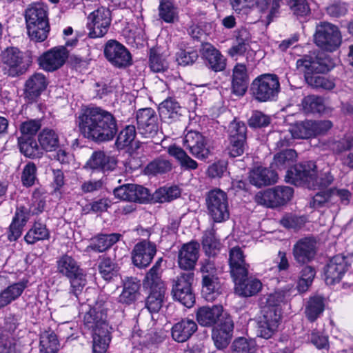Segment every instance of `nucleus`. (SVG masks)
<instances>
[{
  "instance_id": "10",
  "label": "nucleus",
  "mask_w": 353,
  "mask_h": 353,
  "mask_svg": "<svg viewBox=\"0 0 353 353\" xmlns=\"http://www.w3.org/2000/svg\"><path fill=\"white\" fill-rule=\"evenodd\" d=\"M292 188L277 185L258 192L255 196L256 202L268 208H277L286 204L293 196Z\"/></svg>"
},
{
  "instance_id": "29",
  "label": "nucleus",
  "mask_w": 353,
  "mask_h": 353,
  "mask_svg": "<svg viewBox=\"0 0 353 353\" xmlns=\"http://www.w3.org/2000/svg\"><path fill=\"white\" fill-rule=\"evenodd\" d=\"M250 182L256 186L261 187L270 185L277 182V173L267 168L261 166L253 169L249 176Z\"/></svg>"
},
{
  "instance_id": "20",
  "label": "nucleus",
  "mask_w": 353,
  "mask_h": 353,
  "mask_svg": "<svg viewBox=\"0 0 353 353\" xmlns=\"http://www.w3.org/2000/svg\"><path fill=\"white\" fill-rule=\"evenodd\" d=\"M292 254L294 260L305 264L314 259L316 254V242L311 237L299 239L293 246Z\"/></svg>"
},
{
  "instance_id": "53",
  "label": "nucleus",
  "mask_w": 353,
  "mask_h": 353,
  "mask_svg": "<svg viewBox=\"0 0 353 353\" xmlns=\"http://www.w3.org/2000/svg\"><path fill=\"white\" fill-rule=\"evenodd\" d=\"M232 353H255V342L244 337L236 339L231 345Z\"/></svg>"
},
{
  "instance_id": "30",
  "label": "nucleus",
  "mask_w": 353,
  "mask_h": 353,
  "mask_svg": "<svg viewBox=\"0 0 353 353\" xmlns=\"http://www.w3.org/2000/svg\"><path fill=\"white\" fill-rule=\"evenodd\" d=\"M223 312V307L214 305L212 307H199L196 313V321L201 326L210 327L215 324Z\"/></svg>"
},
{
  "instance_id": "34",
  "label": "nucleus",
  "mask_w": 353,
  "mask_h": 353,
  "mask_svg": "<svg viewBox=\"0 0 353 353\" xmlns=\"http://www.w3.org/2000/svg\"><path fill=\"white\" fill-rule=\"evenodd\" d=\"M140 286V281L137 278H127L123 281V288L119 296V302L126 305L134 303L139 294Z\"/></svg>"
},
{
  "instance_id": "52",
  "label": "nucleus",
  "mask_w": 353,
  "mask_h": 353,
  "mask_svg": "<svg viewBox=\"0 0 353 353\" xmlns=\"http://www.w3.org/2000/svg\"><path fill=\"white\" fill-rule=\"evenodd\" d=\"M119 268L110 258H103L99 264V271L105 281H110L117 274Z\"/></svg>"
},
{
  "instance_id": "19",
  "label": "nucleus",
  "mask_w": 353,
  "mask_h": 353,
  "mask_svg": "<svg viewBox=\"0 0 353 353\" xmlns=\"http://www.w3.org/2000/svg\"><path fill=\"white\" fill-rule=\"evenodd\" d=\"M68 57V51L64 46L53 48L39 58L40 67L46 71L53 72L60 68Z\"/></svg>"
},
{
  "instance_id": "16",
  "label": "nucleus",
  "mask_w": 353,
  "mask_h": 353,
  "mask_svg": "<svg viewBox=\"0 0 353 353\" xmlns=\"http://www.w3.org/2000/svg\"><path fill=\"white\" fill-rule=\"evenodd\" d=\"M115 198L130 202L145 203L150 199L147 188L142 185L127 183L121 185L113 190Z\"/></svg>"
},
{
  "instance_id": "31",
  "label": "nucleus",
  "mask_w": 353,
  "mask_h": 353,
  "mask_svg": "<svg viewBox=\"0 0 353 353\" xmlns=\"http://www.w3.org/2000/svg\"><path fill=\"white\" fill-rule=\"evenodd\" d=\"M117 165V161L102 151L94 152L86 163V166L92 170L103 172L113 170Z\"/></svg>"
},
{
  "instance_id": "35",
  "label": "nucleus",
  "mask_w": 353,
  "mask_h": 353,
  "mask_svg": "<svg viewBox=\"0 0 353 353\" xmlns=\"http://www.w3.org/2000/svg\"><path fill=\"white\" fill-rule=\"evenodd\" d=\"M28 281H21L10 285L0 292V308L17 299L27 288Z\"/></svg>"
},
{
  "instance_id": "25",
  "label": "nucleus",
  "mask_w": 353,
  "mask_h": 353,
  "mask_svg": "<svg viewBox=\"0 0 353 353\" xmlns=\"http://www.w3.org/2000/svg\"><path fill=\"white\" fill-rule=\"evenodd\" d=\"M229 265L233 279L248 275L249 265L245 263L243 251L240 248L234 247L230 250Z\"/></svg>"
},
{
  "instance_id": "64",
  "label": "nucleus",
  "mask_w": 353,
  "mask_h": 353,
  "mask_svg": "<svg viewBox=\"0 0 353 353\" xmlns=\"http://www.w3.org/2000/svg\"><path fill=\"white\" fill-rule=\"evenodd\" d=\"M198 57L197 51L191 48L180 49L176 53V61L180 65H187L194 63Z\"/></svg>"
},
{
  "instance_id": "12",
  "label": "nucleus",
  "mask_w": 353,
  "mask_h": 353,
  "mask_svg": "<svg viewBox=\"0 0 353 353\" xmlns=\"http://www.w3.org/2000/svg\"><path fill=\"white\" fill-rule=\"evenodd\" d=\"M136 118L138 134L142 137L153 139L159 134H162L159 117L152 108L139 110Z\"/></svg>"
},
{
  "instance_id": "13",
  "label": "nucleus",
  "mask_w": 353,
  "mask_h": 353,
  "mask_svg": "<svg viewBox=\"0 0 353 353\" xmlns=\"http://www.w3.org/2000/svg\"><path fill=\"white\" fill-rule=\"evenodd\" d=\"M194 281V273L180 274L173 281L172 294L174 299L187 307H191L194 303V295L192 290Z\"/></svg>"
},
{
  "instance_id": "22",
  "label": "nucleus",
  "mask_w": 353,
  "mask_h": 353,
  "mask_svg": "<svg viewBox=\"0 0 353 353\" xmlns=\"http://www.w3.org/2000/svg\"><path fill=\"white\" fill-rule=\"evenodd\" d=\"M233 329L232 319L227 317L212 330V339L218 350H223L228 347L232 337Z\"/></svg>"
},
{
  "instance_id": "47",
  "label": "nucleus",
  "mask_w": 353,
  "mask_h": 353,
  "mask_svg": "<svg viewBox=\"0 0 353 353\" xmlns=\"http://www.w3.org/2000/svg\"><path fill=\"white\" fill-rule=\"evenodd\" d=\"M172 169V164L170 160L164 158H157L150 162L145 168V174L156 176L169 172Z\"/></svg>"
},
{
  "instance_id": "32",
  "label": "nucleus",
  "mask_w": 353,
  "mask_h": 353,
  "mask_svg": "<svg viewBox=\"0 0 353 353\" xmlns=\"http://www.w3.org/2000/svg\"><path fill=\"white\" fill-rule=\"evenodd\" d=\"M221 285L217 275L202 276L203 297L207 301H214L221 294Z\"/></svg>"
},
{
  "instance_id": "8",
  "label": "nucleus",
  "mask_w": 353,
  "mask_h": 353,
  "mask_svg": "<svg viewBox=\"0 0 353 353\" xmlns=\"http://www.w3.org/2000/svg\"><path fill=\"white\" fill-rule=\"evenodd\" d=\"M314 40L322 50L333 52L341 46L342 37L337 26L324 21L316 25Z\"/></svg>"
},
{
  "instance_id": "44",
  "label": "nucleus",
  "mask_w": 353,
  "mask_h": 353,
  "mask_svg": "<svg viewBox=\"0 0 353 353\" xmlns=\"http://www.w3.org/2000/svg\"><path fill=\"white\" fill-rule=\"evenodd\" d=\"M296 156L295 150L283 149L274 155L272 167L279 170L286 169L295 162Z\"/></svg>"
},
{
  "instance_id": "42",
  "label": "nucleus",
  "mask_w": 353,
  "mask_h": 353,
  "mask_svg": "<svg viewBox=\"0 0 353 353\" xmlns=\"http://www.w3.org/2000/svg\"><path fill=\"white\" fill-rule=\"evenodd\" d=\"M39 345L41 353H57L59 349L57 336L52 330L41 333Z\"/></svg>"
},
{
  "instance_id": "40",
  "label": "nucleus",
  "mask_w": 353,
  "mask_h": 353,
  "mask_svg": "<svg viewBox=\"0 0 353 353\" xmlns=\"http://www.w3.org/2000/svg\"><path fill=\"white\" fill-rule=\"evenodd\" d=\"M38 141L41 150L52 152L56 150L59 146V137L58 134L52 129L44 128L38 135Z\"/></svg>"
},
{
  "instance_id": "4",
  "label": "nucleus",
  "mask_w": 353,
  "mask_h": 353,
  "mask_svg": "<svg viewBox=\"0 0 353 353\" xmlns=\"http://www.w3.org/2000/svg\"><path fill=\"white\" fill-rule=\"evenodd\" d=\"M24 17L30 39L35 42L45 41L50 30L48 6L39 2L31 3L26 9Z\"/></svg>"
},
{
  "instance_id": "6",
  "label": "nucleus",
  "mask_w": 353,
  "mask_h": 353,
  "mask_svg": "<svg viewBox=\"0 0 353 353\" xmlns=\"http://www.w3.org/2000/svg\"><path fill=\"white\" fill-rule=\"evenodd\" d=\"M57 271L69 279V294L74 296L75 301H77L79 295L81 294L87 283L86 274L83 270L72 256L63 254L57 261Z\"/></svg>"
},
{
  "instance_id": "38",
  "label": "nucleus",
  "mask_w": 353,
  "mask_h": 353,
  "mask_svg": "<svg viewBox=\"0 0 353 353\" xmlns=\"http://www.w3.org/2000/svg\"><path fill=\"white\" fill-rule=\"evenodd\" d=\"M120 234H99L91 239L88 248L97 252H103L119 241Z\"/></svg>"
},
{
  "instance_id": "24",
  "label": "nucleus",
  "mask_w": 353,
  "mask_h": 353,
  "mask_svg": "<svg viewBox=\"0 0 353 353\" xmlns=\"http://www.w3.org/2000/svg\"><path fill=\"white\" fill-rule=\"evenodd\" d=\"M199 244L190 242L184 244L179 252L178 263L183 270H192L199 259Z\"/></svg>"
},
{
  "instance_id": "45",
  "label": "nucleus",
  "mask_w": 353,
  "mask_h": 353,
  "mask_svg": "<svg viewBox=\"0 0 353 353\" xmlns=\"http://www.w3.org/2000/svg\"><path fill=\"white\" fill-rule=\"evenodd\" d=\"M49 238L50 232L46 225L39 222H35L24 236L26 242L31 245L39 241L46 240Z\"/></svg>"
},
{
  "instance_id": "2",
  "label": "nucleus",
  "mask_w": 353,
  "mask_h": 353,
  "mask_svg": "<svg viewBox=\"0 0 353 353\" xmlns=\"http://www.w3.org/2000/svg\"><path fill=\"white\" fill-rule=\"evenodd\" d=\"M296 68L304 74L306 83L316 89L331 90L335 83L331 79L319 75L328 72L332 68L330 57L324 52H318L305 54L296 61Z\"/></svg>"
},
{
  "instance_id": "63",
  "label": "nucleus",
  "mask_w": 353,
  "mask_h": 353,
  "mask_svg": "<svg viewBox=\"0 0 353 353\" xmlns=\"http://www.w3.org/2000/svg\"><path fill=\"white\" fill-rule=\"evenodd\" d=\"M281 307L266 305L263 310V316L261 319L278 327L281 319Z\"/></svg>"
},
{
  "instance_id": "23",
  "label": "nucleus",
  "mask_w": 353,
  "mask_h": 353,
  "mask_svg": "<svg viewBox=\"0 0 353 353\" xmlns=\"http://www.w3.org/2000/svg\"><path fill=\"white\" fill-rule=\"evenodd\" d=\"M201 54L207 61L208 67L214 72H220L226 67V59L212 44L205 43L201 45Z\"/></svg>"
},
{
  "instance_id": "36",
  "label": "nucleus",
  "mask_w": 353,
  "mask_h": 353,
  "mask_svg": "<svg viewBox=\"0 0 353 353\" xmlns=\"http://www.w3.org/2000/svg\"><path fill=\"white\" fill-rule=\"evenodd\" d=\"M159 114L162 119L168 123H172L179 120L182 116V108L175 99L170 98L161 103Z\"/></svg>"
},
{
  "instance_id": "56",
  "label": "nucleus",
  "mask_w": 353,
  "mask_h": 353,
  "mask_svg": "<svg viewBox=\"0 0 353 353\" xmlns=\"http://www.w3.org/2000/svg\"><path fill=\"white\" fill-rule=\"evenodd\" d=\"M43 208V203L41 201L39 203L38 209L31 210V208H27L25 206H20L17 208L12 220L18 222L20 224H23V225L25 226L26 223L30 219V214H34L41 212Z\"/></svg>"
},
{
  "instance_id": "5",
  "label": "nucleus",
  "mask_w": 353,
  "mask_h": 353,
  "mask_svg": "<svg viewBox=\"0 0 353 353\" xmlns=\"http://www.w3.org/2000/svg\"><path fill=\"white\" fill-rule=\"evenodd\" d=\"M84 325L92 331L94 353H105L110 341L106 316L102 311L90 309L84 316Z\"/></svg>"
},
{
  "instance_id": "61",
  "label": "nucleus",
  "mask_w": 353,
  "mask_h": 353,
  "mask_svg": "<svg viewBox=\"0 0 353 353\" xmlns=\"http://www.w3.org/2000/svg\"><path fill=\"white\" fill-rule=\"evenodd\" d=\"M161 272L158 271H152L146 274L144 279V286L149 288L150 290H165V285L161 279Z\"/></svg>"
},
{
  "instance_id": "58",
  "label": "nucleus",
  "mask_w": 353,
  "mask_h": 353,
  "mask_svg": "<svg viewBox=\"0 0 353 353\" xmlns=\"http://www.w3.org/2000/svg\"><path fill=\"white\" fill-rule=\"evenodd\" d=\"M247 128L244 123L232 121L228 126L229 140H246Z\"/></svg>"
},
{
  "instance_id": "62",
  "label": "nucleus",
  "mask_w": 353,
  "mask_h": 353,
  "mask_svg": "<svg viewBox=\"0 0 353 353\" xmlns=\"http://www.w3.org/2000/svg\"><path fill=\"white\" fill-rule=\"evenodd\" d=\"M157 200L160 203L170 201L181 194L180 190L176 186L162 188L155 193Z\"/></svg>"
},
{
  "instance_id": "37",
  "label": "nucleus",
  "mask_w": 353,
  "mask_h": 353,
  "mask_svg": "<svg viewBox=\"0 0 353 353\" xmlns=\"http://www.w3.org/2000/svg\"><path fill=\"white\" fill-rule=\"evenodd\" d=\"M18 144L20 152L26 157L39 159L43 154L40 145L32 137L21 136L18 138Z\"/></svg>"
},
{
  "instance_id": "51",
  "label": "nucleus",
  "mask_w": 353,
  "mask_h": 353,
  "mask_svg": "<svg viewBox=\"0 0 353 353\" xmlns=\"http://www.w3.org/2000/svg\"><path fill=\"white\" fill-rule=\"evenodd\" d=\"M137 135L136 128L134 125H126L118 134L116 145L118 148L123 149V148L130 145L134 140Z\"/></svg>"
},
{
  "instance_id": "28",
  "label": "nucleus",
  "mask_w": 353,
  "mask_h": 353,
  "mask_svg": "<svg viewBox=\"0 0 353 353\" xmlns=\"http://www.w3.org/2000/svg\"><path fill=\"white\" fill-rule=\"evenodd\" d=\"M48 85L45 75L35 73L30 76L25 83V94L30 101H34L43 92Z\"/></svg>"
},
{
  "instance_id": "18",
  "label": "nucleus",
  "mask_w": 353,
  "mask_h": 353,
  "mask_svg": "<svg viewBox=\"0 0 353 353\" xmlns=\"http://www.w3.org/2000/svg\"><path fill=\"white\" fill-rule=\"evenodd\" d=\"M350 265L347 259L338 254L330 259L324 269L325 281L327 285L339 283Z\"/></svg>"
},
{
  "instance_id": "50",
  "label": "nucleus",
  "mask_w": 353,
  "mask_h": 353,
  "mask_svg": "<svg viewBox=\"0 0 353 353\" xmlns=\"http://www.w3.org/2000/svg\"><path fill=\"white\" fill-rule=\"evenodd\" d=\"M302 106L307 113H321L325 110L323 98L315 95H309L302 100Z\"/></svg>"
},
{
  "instance_id": "59",
  "label": "nucleus",
  "mask_w": 353,
  "mask_h": 353,
  "mask_svg": "<svg viewBox=\"0 0 353 353\" xmlns=\"http://www.w3.org/2000/svg\"><path fill=\"white\" fill-rule=\"evenodd\" d=\"M37 167L33 162L28 163L23 168L21 180L23 186L31 187L37 180Z\"/></svg>"
},
{
  "instance_id": "7",
  "label": "nucleus",
  "mask_w": 353,
  "mask_h": 353,
  "mask_svg": "<svg viewBox=\"0 0 353 353\" xmlns=\"http://www.w3.org/2000/svg\"><path fill=\"white\" fill-rule=\"evenodd\" d=\"M281 90L279 79L274 74L265 73L255 78L250 86L253 98L259 102L276 99Z\"/></svg>"
},
{
  "instance_id": "27",
  "label": "nucleus",
  "mask_w": 353,
  "mask_h": 353,
  "mask_svg": "<svg viewBox=\"0 0 353 353\" xmlns=\"http://www.w3.org/2000/svg\"><path fill=\"white\" fill-rule=\"evenodd\" d=\"M197 330V325L193 319H183L172 327V337L179 343L188 341Z\"/></svg>"
},
{
  "instance_id": "43",
  "label": "nucleus",
  "mask_w": 353,
  "mask_h": 353,
  "mask_svg": "<svg viewBox=\"0 0 353 353\" xmlns=\"http://www.w3.org/2000/svg\"><path fill=\"white\" fill-rule=\"evenodd\" d=\"M203 248L206 255L211 256L216 254L221 247V243L216 236L214 227L205 231L202 239Z\"/></svg>"
},
{
  "instance_id": "46",
  "label": "nucleus",
  "mask_w": 353,
  "mask_h": 353,
  "mask_svg": "<svg viewBox=\"0 0 353 353\" xmlns=\"http://www.w3.org/2000/svg\"><path fill=\"white\" fill-rule=\"evenodd\" d=\"M325 308L323 298L319 296L311 297L305 306V315L311 322L317 319Z\"/></svg>"
},
{
  "instance_id": "3",
  "label": "nucleus",
  "mask_w": 353,
  "mask_h": 353,
  "mask_svg": "<svg viewBox=\"0 0 353 353\" xmlns=\"http://www.w3.org/2000/svg\"><path fill=\"white\" fill-rule=\"evenodd\" d=\"M316 169L313 161L295 165L288 170L286 181L295 185H307L310 188H327L333 183L334 177L329 167L319 172Z\"/></svg>"
},
{
  "instance_id": "21",
  "label": "nucleus",
  "mask_w": 353,
  "mask_h": 353,
  "mask_svg": "<svg viewBox=\"0 0 353 353\" xmlns=\"http://www.w3.org/2000/svg\"><path fill=\"white\" fill-rule=\"evenodd\" d=\"M157 252L156 245L145 240L137 243L132 252V262L138 268L150 265Z\"/></svg>"
},
{
  "instance_id": "33",
  "label": "nucleus",
  "mask_w": 353,
  "mask_h": 353,
  "mask_svg": "<svg viewBox=\"0 0 353 353\" xmlns=\"http://www.w3.org/2000/svg\"><path fill=\"white\" fill-rule=\"evenodd\" d=\"M248 75L244 64L238 63L233 69L232 89L234 94L243 95L248 88Z\"/></svg>"
},
{
  "instance_id": "54",
  "label": "nucleus",
  "mask_w": 353,
  "mask_h": 353,
  "mask_svg": "<svg viewBox=\"0 0 353 353\" xmlns=\"http://www.w3.org/2000/svg\"><path fill=\"white\" fill-rule=\"evenodd\" d=\"M289 129L294 139H308L313 137L311 120L296 123Z\"/></svg>"
},
{
  "instance_id": "55",
  "label": "nucleus",
  "mask_w": 353,
  "mask_h": 353,
  "mask_svg": "<svg viewBox=\"0 0 353 353\" xmlns=\"http://www.w3.org/2000/svg\"><path fill=\"white\" fill-rule=\"evenodd\" d=\"M310 208L318 209L321 208H330L333 205L330 190L316 193L309 202Z\"/></svg>"
},
{
  "instance_id": "11",
  "label": "nucleus",
  "mask_w": 353,
  "mask_h": 353,
  "mask_svg": "<svg viewBox=\"0 0 353 353\" xmlns=\"http://www.w3.org/2000/svg\"><path fill=\"white\" fill-rule=\"evenodd\" d=\"M2 61L9 67V75L23 74L32 63L30 52H23L17 48H8L2 54Z\"/></svg>"
},
{
  "instance_id": "60",
  "label": "nucleus",
  "mask_w": 353,
  "mask_h": 353,
  "mask_svg": "<svg viewBox=\"0 0 353 353\" xmlns=\"http://www.w3.org/2000/svg\"><path fill=\"white\" fill-rule=\"evenodd\" d=\"M150 67L154 72H160L165 70L168 64L162 54L158 53L156 50L152 49L150 54Z\"/></svg>"
},
{
  "instance_id": "48",
  "label": "nucleus",
  "mask_w": 353,
  "mask_h": 353,
  "mask_svg": "<svg viewBox=\"0 0 353 353\" xmlns=\"http://www.w3.org/2000/svg\"><path fill=\"white\" fill-rule=\"evenodd\" d=\"M165 290H150L145 299V307L151 313H157L165 300Z\"/></svg>"
},
{
  "instance_id": "15",
  "label": "nucleus",
  "mask_w": 353,
  "mask_h": 353,
  "mask_svg": "<svg viewBox=\"0 0 353 353\" xmlns=\"http://www.w3.org/2000/svg\"><path fill=\"white\" fill-rule=\"evenodd\" d=\"M88 19L90 37H101L108 32L111 22L110 12L108 9L99 8L90 13Z\"/></svg>"
},
{
  "instance_id": "17",
  "label": "nucleus",
  "mask_w": 353,
  "mask_h": 353,
  "mask_svg": "<svg viewBox=\"0 0 353 353\" xmlns=\"http://www.w3.org/2000/svg\"><path fill=\"white\" fill-rule=\"evenodd\" d=\"M183 145L198 159H207L210 152L206 138L197 131H190L185 134Z\"/></svg>"
},
{
  "instance_id": "39",
  "label": "nucleus",
  "mask_w": 353,
  "mask_h": 353,
  "mask_svg": "<svg viewBox=\"0 0 353 353\" xmlns=\"http://www.w3.org/2000/svg\"><path fill=\"white\" fill-rule=\"evenodd\" d=\"M168 152L178 161L182 169L194 170L198 168L197 162L192 159L181 148L175 145H170L168 149Z\"/></svg>"
},
{
  "instance_id": "9",
  "label": "nucleus",
  "mask_w": 353,
  "mask_h": 353,
  "mask_svg": "<svg viewBox=\"0 0 353 353\" xmlns=\"http://www.w3.org/2000/svg\"><path fill=\"white\" fill-rule=\"evenodd\" d=\"M208 214L214 223H222L230 217L228 198L221 189L210 190L205 199Z\"/></svg>"
},
{
  "instance_id": "49",
  "label": "nucleus",
  "mask_w": 353,
  "mask_h": 353,
  "mask_svg": "<svg viewBox=\"0 0 353 353\" xmlns=\"http://www.w3.org/2000/svg\"><path fill=\"white\" fill-rule=\"evenodd\" d=\"M177 8L173 0H161L159 6V14L166 23H172L177 18Z\"/></svg>"
},
{
  "instance_id": "41",
  "label": "nucleus",
  "mask_w": 353,
  "mask_h": 353,
  "mask_svg": "<svg viewBox=\"0 0 353 353\" xmlns=\"http://www.w3.org/2000/svg\"><path fill=\"white\" fill-rule=\"evenodd\" d=\"M250 41V34L245 28L238 30L236 34L235 43L229 49L228 54L232 57L242 56L248 50Z\"/></svg>"
},
{
  "instance_id": "26",
  "label": "nucleus",
  "mask_w": 353,
  "mask_h": 353,
  "mask_svg": "<svg viewBox=\"0 0 353 353\" xmlns=\"http://www.w3.org/2000/svg\"><path fill=\"white\" fill-rule=\"evenodd\" d=\"M235 283V292L237 294L244 297L256 295L262 288L261 282L255 278L243 276L242 278H234Z\"/></svg>"
},
{
  "instance_id": "1",
  "label": "nucleus",
  "mask_w": 353,
  "mask_h": 353,
  "mask_svg": "<svg viewBox=\"0 0 353 353\" xmlns=\"http://www.w3.org/2000/svg\"><path fill=\"white\" fill-rule=\"evenodd\" d=\"M77 122L81 134L96 143L112 141L118 132L114 116L99 107L82 109Z\"/></svg>"
},
{
  "instance_id": "14",
  "label": "nucleus",
  "mask_w": 353,
  "mask_h": 353,
  "mask_svg": "<svg viewBox=\"0 0 353 353\" xmlns=\"http://www.w3.org/2000/svg\"><path fill=\"white\" fill-rule=\"evenodd\" d=\"M104 55L114 66L122 68L132 64V57L128 49L116 40H109L104 47Z\"/></svg>"
},
{
  "instance_id": "57",
  "label": "nucleus",
  "mask_w": 353,
  "mask_h": 353,
  "mask_svg": "<svg viewBox=\"0 0 353 353\" xmlns=\"http://www.w3.org/2000/svg\"><path fill=\"white\" fill-rule=\"evenodd\" d=\"M315 270L311 266H305L301 272V277L297 284V290L299 292L307 290L315 276Z\"/></svg>"
}]
</instances>
